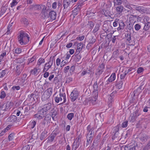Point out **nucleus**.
Segmentation results:
<instances>
[{"label":"nucleus","mask_w":150,"mask_h":150,"mask_svg":"<svg viewBox=\"0 0 150 150\" xmlns=\"http://www.w3.org/2000/svg\"><path fill=\"white\" fill-rule=\"evenodd\" d=\"M19 34L18 38L19 44L21 45L27 44L29 41L28 35L23 31H20Z\"/></svg>","instance_id":"1"},{"label":"nucleus","mask_w":150,"mask_h":150,"mask_svg":"<svg viewBox=\"0 0 150 150\" xmlns=\"http://www.w3.org/2000/svg\"><path fill=\"white\" fill-rule=\"evenodd\" d=\"M54 100L57 103L59 102L61 103H64L67 101L66 94L65 93H62L60 92L59 95L54 97Z\"/></svg>","instance_id":"2"},{"label":"nucleus","mask_w":150,"mask_h":150,"mask_svg":"<svg viewBox=\"0 0 150 150\" xmlns=\"http://www.w3.org/2000/svg\"><path fill=\"white\" fill-rule=\"evenodd\" d=\"M92 97H91L86 99V101L88 102L90 105H94L97 103V100L98 97V95L96 96L92 95Z\"/></svg>","instance_id":"3"},{"label":"nucleus","mask_w":150,"mask_h":150,"mask_svg":"<svg viewBox=\"0 0 150 150\" xmlns=\"http://www.w3.org/2000/svg\"><path fill=\"white\" fill-rule=\"evenodd\" d=\"M94 128L93 127L91 128V127L90 125H88V126L87 129L88 131V132L87 133L86 138L92 140V138L94 134Z\"/></svg>","instance_id":"4"},{"label":"nucleus","mask_w":150,"mask_h":150,"mask_svg":"<svg viewBox=\"0 0 150 150\" xmlns=\"http://www.w3.org/2000/svg\"><path fill=\"white\" fill-rule=\"evenodd\" d=\"M42 6L43 8L40 14L43 18H45L48 16L47 13L50 12V10L46 7L45 5H42Z\"/></svg>","instance_id":"5"},{"label":"nucleus","mask_w":150,"mask_h":150,"mask_svg":"<svg viewBox=\"0 0 150 150\" xmlns=\"http://www.w3.org/2000/svg\"><path fill=\"white\" fill-rule=\"evenodd\" d=\"M102 13L107 17H110L111 16L114 14L112 11V9H103L102 10Z\"/></svg>","instance_id":"6"},{"label":"nucleus","mask_w":150,"mask_h":150,"mask_svg":"<svg viewBox=\"0 0 150 150\" xmlns=\"http://www.w3.org/2000/svg\"><path fill=\"white\" fill-rule=\"evenodd\" d=\"M104 68V64L103 63H102L99 66L98 69H96V75L99 76L103 72Z\"/></svg>","instance_id":"7"},{"label":"nucleus","mask_w":150,"mask_h":150,"mask_svg":"<svg viewBox=\"0 0 150 150\" xmlns=\"http://www.w3.org/2000/svg\"><path fill=\"white\" fill-rule=\"evenodd\" d=\"M53 107L51 103H49L43 105L42 109L43 111L46 112L48 111L49 112Z\"/></svg>","instance_id":"8"},{"label":"nucleus","mask_w":150,"mask_h":150,"mask_svg":"<svg viewBox=\"0 0 150 150\" xmlns=\"http://www.w3.org/2000/svg\"><path fill=\"white\" fill-rule=\"evenodd\" d=\"M79 94L78 91L74 90L71 93L70 95V98L71 101L74 102L77 99L79 96Z\"/></svg>","instance_id":"9"},{"label":"nucleus","mask_w":150,"mask_h":150,"mask_svg":"<svg viewBox=\"0 0 150 150\" xmlns=\"http://www.w3.org/2000/svg\"><path fill=\"white\" fill-rule=\"evenodd\" d=\"M42 5L39 4L31 5L29 7V10L31 11L40 10L42 8Z\"/></svg>","instance_id":"10"},{"label":"nucleus","mask_w":150,"mask_h":150,"mask_svg":"<svg viewBox=\"0 0 150 150\" xmlns=\"http://www.w3.org/2000/svg\"><path fill=\"white\" fill-rule=\"evenodd\" d=\"M50 114H51V117L53 120L54 118H56V115L57 114V111L56 108L53 107L49 111Z\"/></svg>","instance_id":"11"},{"label":"nucleus","mask_w":150,"mask_h":150,"mask_svg":"<svg viewBox=\"0 0 150 150\" xmlns=\"http://www.w3.org/2000/svg\"><path fill=\"white\" fill-rule=\"evenodd\" d=\"M131 5L134 6V8L135 9L141 13H143L146 12V9L143 6H136L133 5Z\"/></svg>","instance_id":"12"},{"label":"nucleus","mask_w":150,"mask_h":150,"mask_svg":"<svg viewBox=\"0 0 150 150\" xmlns=\"http://www.w3.org/2000/svg\"><path fill=\"white\" fill-rule=\"evenodd\" d=\"M144 21L146 20V23H145V25L144 27V30H147L150 27V22H149V18L147 16H146L144 18Z\"/></svg>","instance_id":"13"},{"label":"nucleus","mask_w":150,"mask_h":150,"mask_svg":"<svg viewBox=\"0 0 150 150\" xmlns=\"http://www.w3.org/2000/svg\"><path fill=\"white\" fill-rule=\"evenodd\" d=\"M72 0H63L62 4L64 7V9H67L71 3Z\"/></svg>","instance_id":"14"},{"label":"nucleus","mask_w":150,"mask_h":150,"mask_svg":"<svg viewBox=\"0 0 150 150\" xmlns=\"http://www.w3.org/2000/svg\"><path fill=\"white\" fill-rule=\"evenodd\" d=\"M93 91L92 92V95H96V96L98 95V86L97 82L96 81L93 86Z\"/></svg>","instance_id":"15"},{"label":"nucleus","mask_w":150,"mask_h":150,"mask_svg":"<svg viewBox=\"0 0 150 150\" xmlns=\"http://www.w3.org/2000/svg\"><path fill=\"white\" fill-rule=\"evenodd\" d=\"M139 138L142 143H144L146 141L148 137L144 134H142L139 135Z\"/></svg>","instance_id":"16"},{"label":"nucleus","mask_w":150,"mask_h":150,"mask_svg":"<svg viewBox=\"0 0 150 150\" xmlns=\"http://www.w3.org/2000/svg\"><path fill=\"white\" fill-rule=\"evenodd\" d=\"M56 135L57 134L55 133H51L47 139V142H53L54 140L55 137H56Z\"/></svg>","instance_id":"17"},{"label":"nucleus","mask_w":150,"mask_h":150,"mask_svg":"<svg viewBox=\"0 0 150 150\" xmlns=\"http://www.w3.org/2000/svg\"><path fill=\"white\" fill-rule=\"evenodd\" d=\"M48 18L50 17V20L52 21L55 20L56 17V13L54 11H51L50 12Z\"/></svg>","instance_id":"18"},{"label":"nucleus","mask_w":150,"mask_h":150,"mask_svg":"<svg viewBox=\"0 0 150 150\" xmlns=\"http://www.w3.org/2000/svg\"><path fill=\"white\" fill-rule=\"evenodd\" d=\"M140 114V112L138 109L136 110L134 112L133 116L132 117V120H135L137 117L139 116Z\"/></svg>","instance_id":"19"},{"label":"nucleus","mask_w":150,"mask_h":150,"mask_svg":"<svg viewBox=\"0 0 150 150\" xmlns=\"http://www.w3.org/2000/svg\"><path fill=\"white\" fill-rule=\"evenodd\" d=\"M17 119V117L15 115H12L7 119V121L13 123L15 122Z\"/></svg>","instance_id":"20"},{"label":"nucleus","mask_w":150,"mask_h":150,"mask_svg":"<svg viewBox=\"0 0 150 150\" xmlns=\"http://www.w3.org/2000/svg\"><path fill=\"white\" fill-rule=\"evenodd\" d=\"M40 71V70L39 69L35 68L30 71L31 74L34 75L35 76L38 75Z\"/></svg>","instance_id":"21"},{"label":"nucleus","mask_w":150,"mask_h":150,"mask_svg":"<svg viewBox=\"0 0 150 150\" xmlns=\"http://www.w3.org/2000/svg\"><path fill=\"white\" fill-rule=\"evenodd\" d=\"M119 27L117 28V30L119 31L123 29L125 26V25L124 23L122 21H120L118 22Z\"/></svg>","instance_id":"22"},{"label":"nucleus","mask_w":150,"mask_h":150,"mask_svg":"<svg viewBox=\"0 0 150 150\" xmlns=\"http://www.w3.org/2000/svg\"><path fill=\"white\" fill-rule=\"evenodd\" d=\"M46 92H44L42 96V101H45L47 100L50 97L46 93Z\"/></svg>","instance_id":"23"},{"label":"nucleus","mask_w":150,"mask_h":150,"mask_svg":"<svg viewBox=\"0 0 150 150\" xmlns=\"http://www.w3.org/2000/svg\"><path fill=\"white\" fill-rule=\"evenodd\" d=\"M51 116L50 114H47L46 115L44 120L47 122V123L48 122H50L51 120Z\"/></svg>","instance_id":"24"},{"label":"nucleus","mask_w":150,"mask_h":150,"mask_svg":"<svg viewBox=\"0 0 150 150\" xmlns=\"http://www.w3.org/2000/svg\"><path fill=\"white\" fill-rule=\"evenodd\" d=\"M47 132L46 131H45L42 133L40 137L41 140H43L46 138L47 136Z\"/></svg>","instance_id":"25"},{"label":"nucleus","mask_w":150,"mask_h":150,"mask_svg":"<svg viewBox=\"0 0 150 150\" xmlns=\"http://www.w3.org/2000/svg\"><path fill=\"white\" fill-rule=\"evenodd\" d=\"M116 74L115 73H113L112 74L110 77L108 79V81L110 82H112L114 81L115 79Z\"/></svg>","instance_id":"26"},{"label":"nucleus","mask_w":150,"mask_h":150,"mask_svg":"<svg viewBox=\"0 0 150 150\" xmlns=\"http://www.w3.org/2000/svg\"><path fill=\"white\" fill-rule=\"evenodd\" d=\"M125 38L127 41L129 43L131 42L132 40V36L131 33H127L126 35H125Z\"/></svg>","instance_id":"27"},{"label":"nucleus","mask_w":150,"mask_h":150,"mask_svg":"<svg viewBox=\"0 0 150 150\" xmlns=\"http://www.w3.org/2000/svg\"><path fill=\"white\" fill-rule=\"evenodd\" d=\"M80 9L74 6V9L73 11V14L74 17L76 16L79 12Z\"/></svg>","instance_id":"28"},{"label":"nucleus","mask_w":150,"mask_h":150,"mask_svg":"<svg viewBox=\"0 0 150 150\" xmlns=\"http://www.w3.org/2000/svg\"><path fill=\"white\" fill-rule=\"evenodd\" d=\"M84 1L82 0H79L77 4L75 6L76 7L80 9L81 6L83 5Z\"/></svg>","instance_id":"29"},{"label":"nucleus","mask_w":150,"mask_h":150,"mask_svg":"<svg viewBox=\"0 0 150 150\" xmlns=\"http://www.w3.org/2000/svg\"><path fill=\"white\" fill-rule=\"evenodd\" d=\"M53 60L49 61L48 62L46 63L45 64V66L49 69L51 67L53 64Z\"/></svg>","instance_id":"30"},{"label":"nucleus","mask_w":150,"mask_h":150,"mask_svg":"<svg viewBox=\"0 0 150 150\" xmlns=\"http://www.w3.org/2000/svg\"><path fill=\"white\" fill-rule=\"evenodd\" d=\"M47 122L44 120L40 123L39 127L41 129H43L45 127Z\"/></svg>","instance_id":"31"},{"label":"nucleus","mask_w":150,"mask_h":150,"mask_svg":"<svg viewBox=\"0 0 150 150\" xmlns=\"http://www.w3.org/2000/svg\"><path fill=\"white\" fill-rule=\"evenodd\" d=\"M36 122L35 121L33 120L32 122H30L28 125L29 127L32 129L36 125Z\"/></svg>","instance_id":"32"},{"label":"nucleus","mask_w":150,"mask_h":150,"mask_svg":"<svg viewBox=\"0 0 150 150\" xmlns=\"http://www.w3.org/2000/svg\"><path fill=\"white\" fill-rule=\"evenodd\" d=\"M116 10L119 13H121L123 10V7L119 5L116 7Z\"/></svg>","instance_id":"33"},{"label":"nucleus","mask_w":150,"mask_h":150,"mask_svg":"<svg viewBox=\"0 0 150 150\" xmlns=\"http://www.w3.org/2000/svg\"><path fill=\"white\" fill-rule=\"evenodd\" d=\"M16 73L17 75H19L22 71V69H20V66L17 65L16 67Z\"/></svg>","instance_id":"34"},{"label":"nucleus","mask_w":150,"mask_h":150,"mask_svg":"<svg viewBox=\"0 0 150 150\" xmlns=\"http://www.w3.org/2000/svg\"><path fill=\"white\" fill-rule=\"evenodd\" d=\"M119 125H118L116 127V128L115 129V134H114V136L112 137V139L114 140L115 138L116 137L117 138V137L116 136V135H117L116 133L117 132H118L119 131Z\"/></svg>","instance_id":"35"},{"label":"nucleus","mask_w":150,"mask_h":150,"mask_svg":"<svg viewBox=\"0 0 150 150\" xmlns=\"http://www.w3.org/2000/svg\"><path fill=\"white\" fill-rule=\"evenodd\" d=\"M100 26L98 24H96L93 30V32L94 33H96L99 29Z\"/></svg>","instance_id":"36"},{"label":"nucleus","mask_w":150,"mask_h":150,"mask_svg":"<svg viewBox=\"0 0 150 150\" xmlns=\"http://www.w3.org/2000/svg\"><path fill=\"white\" fill-rule=\"evenodd\" d=\"M114 3V6L117 5H120L122 3V0H113Z\"/></svg>","instance_id":"37"},{"label":"nucleus","mask_w":150,"mask_h":150,"mask_svg":"<svg viewBox=\"0 0 150 150\" xmlns=\"http://www.w3.org/2000/svg\"><path fill=\"white\" fill-rule=\"evenodd\" d=\"M45 62V60L44 59L42 58H40L38 61L37 65L39 66L42 64L44 63Z\"/></svg>","instance_id":"38"},{"label":"nucleus","mask_w":150,"mask_h":150,"mask_svg":"<svg viewBox=\"0 0 150 150\" xmlns=\"http://www.w3.org/2000/svg\"><path fill=\"white\" fill-rule=\"evenodd\" d=\"M122 81H120L116 85V87L117 88L119 89L122 88Z\"/></svg>","instance_id":"39"},{"label":"nucleus","mask_w":150,"mask_h":150,"mask_svg":"<svg viewBox=\"0 0 150 150\" xmlns=\"http://www.w3.org/2000/svg\"><path fill=\"white\" fill-rule=\"evenodd\" d=\"M89 40V43L92 44H93L96 41L95 38L94 37H93L92 36H91V37H90Z\"/></svg>","instance_id":"40"},{"label":"nucleus","mask_w":150,"mask_h":150,"mask_svg":"<svg viewBox=\"0 0 150 150\" xmlns=\"http://www.w3.org/2000/svg\"><path fill=\"white\" fill-rule=\"evenodd\" d=\"M76 58H75V60L76 62H80L81 58V55L80 54L76 55L75 56Z\"/></svg>","instance_id":"41"},{"label":"nucleus","mask_w":150,"mask_h":150,"mask_svg":"<svg viewBox=\"0 0 150 150\" xmlns=\"http://www.w3.org/2000/svg\"><path fill=\"white\" fill-rule=\"evenodd\" d=\"M52 89L51 88H49L45 92H46L47 94L50 96L52 94Z\"/></svg>","instance_id":"42"},{"label":"nucleus","mask_w":150,"mask_h":150,"mask_svg":"<svg viewBox=\"0 0 150 150\" xmlns=\"http://www.w3.org/2000/svg\"><path fill=\"white\" fill-rule=\"evenodd\" d=\"M83 46V44L82 42L78 44L77 46V49H78L80 51H81Z\"/></svg>","instance_id":"43"},{"label":"nucleus","mask_w":150,"mask_h":150,"mask_svg":"<svg viewBox=\"0 0 150 150\" xmlns=\"http://www.w3.org/2000/svg\"><path fill=\"white\" fill-rule=\"evenodd\" d=\"M21 22L25 25H27L29 24L28 19L25 18H23Z\"/></svg>","instance_id":"44"},{"label":"nucleus","mask_w":150,"mask_h":150,"mask_svg":"<svg viewBox=\"0 0 150 150\" xmlns=\"http://www.w3.org/2000/svg\"><path fill=\"white\" fill-rule=\"evenodd\" d=\"M36 93L34 92H33L32 93L29 95L28 96L29 98L30 99H31L32 98L34 99V98L36 96Z\"/></svg>","instance_id":"45"},{"label":"nucleus","mask_w":150,"mask_h":150,"mask_svg":"<svg viewBox=\"0 0 150 150\" xmlns=\"http://www.w3.org/2000/svg\"><path fill=\"white\" fill-rule=\"evenodd\" d=\"M74 114L73 113H70L68 114L67 115V117L68 120H71L74 117Z\"/></svg>","instance_id":"46"},{"label":"nucleus","mask_w":150,"mask_h":150,"mask_svg":"<svg viewBox=\"0 0 150 150\" xmlns=\"http://www.w3.org/2000/svg\"><path fill=\"white\" fill-rule=\"evenodd\" d=\"M150 148V141L146 146H144L143 148V150H148Z\"/></svg>","instance_id":"47"},{"label":"nucleus","mask_w":150,"mask_h":150,"mask_svg":"<svg viewBox=\"0 0 150 150\" xmlns=\"http://www.w3.org/2000/svg\"><path fill=\"white\" fill-rule=\"evenodd\" d=\"M7 71V70L6 69L1 71H0V78L3 77L5 75Z\"/></svg>","instance_id":"48"},{"label":"nucleus","mask_w":150,"mask_h":150,"mask_svg":"<svg viewBox=\"0 0 150 150\" xmlns=\"http://www.w3.org/2000/svg\"><path fill=\"white\" fill-rule=\"evenodd\" d=\"M35 56H33L31 58L28 59V65H29L30 63H32L35 60Z\"/></svg>","instance_id":"49"},{"label":"nucleus","mask_w":150,"mask_h":150,"mask_svg":"<svg viewBox=\"0 0 150 150\" xmlns=\"http://www.w3.org/2000/svg\"><path fill=\"white\" fill-rule=\"evenodd\" d=\"M24 61V59L21 58H19L16 60V62L17 63H21L23 62Z\"/></svg>","instance_id":"50"},{"label":"nucleus","mask_w":150,"mask_h":150,"mask_svg":"<svg viewBox=\"0 0 150 150\" xmlns=\"http://www.w3.org/2000/svg\"><path fill=\"white\" fill-rule=\"evenodd\" d=\"M138 148L137 144H134L133 146H131L128 150H136Z\"/></svg>","instance_id":"51"},{"label":"nucleus","mask_w":150,"mask_h":150,"mask_svg":"<svg viewBox=\"0 0 150 150\" xmlns=\"http://www.w3.org/2000/svg\"><path fill=\"white\" fill-rule=\"evenodd\" d=\"M141 28V25L139 24H136L134 25V28L136 30H139Z\"/></svg>","instance_id":"52"},{"label":"nucleus","mask_w":150,"mask_h":150,"mask_svg":"<svg viewBox=\"0 0 150 150\" xmlns=\"http://www.w3.org/2000/svg\"><path fill=\"white\" fill-rule=\"evenodd\" d=\"M15 134L14 133H11L9 134L8 137L9 140L10 141H12L13 139L14 136Z\"/></svg>","instance_id":"53"},{"label":"nucleus","mask_w":150,"mask_h":150,"mask_svg":"<svg viewBox=\"0 0 150 150\" xmlns=\"http://www.w3.org/2000/svg\"><path fill=\"white\" fill-rule=\"evenodd\" d=\"M112 6V3L110 1L107 2V4L106 5V8L107 9H109Z\"/></svg>","instance_id":"54"},{"label":"nucleus","mask_w":150,"mask_h":150,"mask_svg":"<svg viewBox=\"0 0 150 150\" xmlns=\"http://www.w3.org/2000/svg\"><path fill=\"white\" fill-rule=\"evenodd\" d=\"M87 25L89 26L90 28L91 29L93 27L94 24L91 21H89Z\"/></svg>","instance_id":"55"},{"label":"nucleus","mask_w":150,"mask_h":150,"mask_svg":"<svg viewBox=\"0 0 150 150\" xmlns=\"http://www.w3.org/2000/svg\"><path fill=\"white\" fill-rule=\"evenodd\" d=\"M118 22L119 19H115L114 22L113 23V26L114 27H117L118 25Z\"/></svg>","instance_id":"56"},{"label":"nucleus","mask_w":150,"mask_h":150,"mask_svg":"<svg viewBox=\"0 0 150 150\" xmlns=\"http://www.w3.org/2000/svg\"><path fill=\"white\" fill-rule=\"evenodd\" d=\"M18 4V2L16 1V0H13L11 4V6L12 7L16 6Z\"/></svg>","instance_id":"57"},{"label":"nucleus","mask_w":150,"mask_h":150,"mask_svg":"<svg viewBox=\"0 0 150 150\" xmlns=\"http://www.w3.org/2000/svg\"><path fill=\"white\" fill-rule=\"evenodd\" d=\"M21 52V49L19 48H17L15 50V52L17 54H19Z\"/></svg>","instance_id":"58"},{"label":"nucleus","mask_w":150,"mask_h":150,"mask_svg":"<svg viewBox=\"0 0 150 150\" xmlns=\"http://www.w3.org/2000/svg\"><path fill=\"white\" fill-rule=\"evenodd\" d=\"M6 96V93L4 91L1 92L0 98L1 99L4 98Z\"/></svg>","instance_id":"59"},{"label":"nucleus","mask_w":150,"mask_h":150,"mask_svg":"<svg viewBox=\"0 0 150 150\" xmlns=\"http://www.w3.org/2000/svg\"><path fill=\"white\" fill-rule=\"evenodd\" d=\"M30 146L29 145H27L23 146L21 150H29Z\"/></svg>","instance_id":"60"},{"label":"nucleus","mask_w":150,"mask_h":150,"mask_svg":"<svg viewBox=\"0 0 150 150\" xmlns=\"http://www.w3.org/2000/svg\"><path fill=\"white\" fill-rule=\"evenodd\" d=\"M128 121L127 120L123 122L122 127L123 128L126 127L127 126Z\"/></svg>","instance_id":"61"},{"label":"nucleus","mask_w":150,"mask_h":150,"mask_svg":"<svg viewBox=\"0 0 150 150\" xmlns=\"http://www.w3.org/2000/svg\"><path fill=\"white\" fill-rule=\"evenodd\" d=\"M91 94V92L89 89H87L85 93V95L89 96Z\"/></svg>","instance_id":"62"},{"label":"nucleus","mask_w":150,"mask_h":150,"mask_svg":"<svg viewBox=\"0 0 150 150\" xmlns=\"http://www.w3.org/2000/svg\"><path fill=\"white\" fill-rule=\"evenodd\" d=\"M70 68V67L69 66H67L64 68V73L66 74L68 72Z\"/></svg>","instance_id":"63"},{"label":"nucleus","mask_w":150,"mask_h":150,"mask_svg":"<svg viewBox=\"0 0 150 150\" xmlns=\"http://www.w3.org/2000/svg\"><path fill=\"white\" fill-rule=\"evenodd\" d=\"M143 68L141 67H140L138 69L137 72L138 74H139L143 72Z\"/></svg>","instance_id":"64"}]
</instances>
